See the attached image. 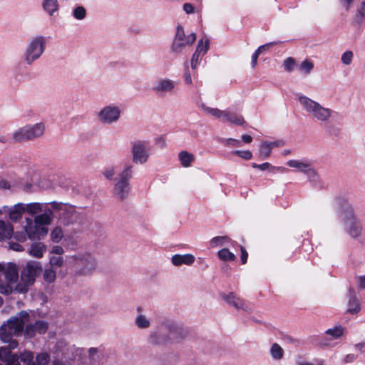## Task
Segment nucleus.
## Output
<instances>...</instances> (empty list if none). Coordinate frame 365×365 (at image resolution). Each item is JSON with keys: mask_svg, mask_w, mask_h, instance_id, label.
I'll return each instance as SVG.
<instances>
[{"mask_svg": "<svg viewBox=\"0 0 365 365\" xmlns=\"http://www.w3.org/2000/svg\"><path fill=\"white\" fill-rule=\"evenodd\" d=\"M72 17L77 21H83L87 16V11L82 5L76 6L71 11Z\"/></svg>", "mask_w": 365, "mask_h": 365, "instance_id": "29", "label": "nucleus"}, {"mask_svg": "<svg viewBox=\"0 0 365 365\" xmlns=\"http://www.w3.org/2000/svg\"><path fill=\"white\" fill-rule=\"evenodd\" d=\"M14 233L12 225L4 221L0 220V241L10 239Z\"/></svg>", "mask_w": 365, "mask_h": 365, "instance_id": "25", "label": "nucleus"}, {"mask_svg": "<svg viewBox=\"0 0 365 365\" xmlns=\"http://www.w3.org/2000/svg\"><path fill=\"white\" fill-rule=\"evenodd\" d=\"M312 162L310 160L303 158L297 160H289L287 162V165L295 168L297 171L305 173L307 169L311 166Z\"/></svg>", "mask_w": 365, "mask_h": 365, "instance_id": "19", "label": "nucleus"}, {"mask_svg": "<svg viewBox=\"0 0 365 365\" xmlns=\"http://www.w3.org/2000/svg\"><path fill=\"white\" fill-rule=\"evenodd\" d=\"M230 242V239L227 236H217L211 239L209 243L211 248H215L219 246L226 245Z\"/></svg>", "mask_w": 365, "mask_h": 365, "instance_id": "34", "label": "nucleus"}, {"mask_svg": "<svg viewBox=\"0 0 365 365\" xmlns=\"http://www.w3.org/2000/svg\"><path fill=\"white\" fill-rule=\"evenodd\" d=\"M123 113L120 106L114 103L108 104L97 113L98 121L103 125H113L116 123L120 118Z\"/></svg>", "mask_w": 365, "mask_h": 365, "instance_id": "11", "label": "nucleus"}, {"mask_svg": "<svg viewBox=\"0 0 365 365\" xmlns=\"http://www.w3.org/2000/svg\"><path fill=\"white\" fill-rule=\"evenodd\" d=\"M191 68L188 66L187 62H185L184 64V70L182 74V79L184 81L185 84L186 85H192V76H195V72L192 73Z\"/></svg>", "mask_w": 365, "mask_h": 365, "instance_id": "38", "label": "nucleus"}, {"mask_svg": "<svg viewBox=\"0 0 365 365\" xmlns=\"http://www.w3.org/2000/svg\"><path fill=\"white\" fill-rule=\"evenodd\" d=\"M218 257L223 261H233L235 259V255L229 250L223 248L218 251Z\"/></svg>", "mask_w": 365, "mask_h": 365, "instance_id": "40", "label": "nucleus"}, {"mask_svg": "<svg viewBox=\"0 0 365 365\" xmlns=\"http://www.w3.org/2000/svg\"><path fill=\"white\" fill-rule=\"evenodd\" d=\"M20 359L26 365H34V354L31 351H24L21 354Z\"/></svg>", "mask_w": 365, "mask_h": 365, "instance_id": "48", "label": "nucleus"}, {"mask_svg": "<svg viewBox=\"0 0 365 365\" xmlns=\"http://www.w3.org/2000/svg\"><path fill=\"white\" fill-rule=\"evenodd\" d=\"M12 292H16V284L12 283H8L6 282V284H0V293L2 294H10Z\"/></svg>", "mask_w": 365, "mask_h": 365, "instance_id": "46", "label": "nucleus"}, {"mask_svg": "<svg viewBox=\"0 0 365 365\" xmlns=\"http://www.w3.org/2000/svg\"><path fill=\"white\" fill-rule=\"evenodd\" d=\"M196 39L197 35L195 32L185 34L183 26L178 24L176 26L175 33L170 45V52L178 55L182 53L187 47L192 46Z\"/></svg>", "mask_w": 365, "mask_h": 365, "instance_id": "7", "label": "nucleus"}, {"mask_svg": "<svg viewBox=\"0 0 365 365\" xmlns=\"http://www.w3.org/2000/svg\"><path fill=\"white\" fill-rule=\"evenodd\" d=\"M338 216L345 233L351 239L356 240L362 235L363 226L351 203L344 202L338 211Z\"/></svg>", "mask_w": 365, "mask_h": 365, "instance_id": "3", "label": "nucleus"}, {"mask_svg": "<svg viewBox=\"0 0 365 365\" xmlns=\"http://www.w3.org/2000/svg\"><path fill=\"white\" fill-rule=\"evenodd\" d=\"M283 66L285 71L288 72H292L295 66V60L292 57L286 58L284 61Z\"/></svg>", "mask_w": 365, "mask_h": 365, "instance_id": "54", "label": "nucleus"}, {"mask_svg": "<svg viewBox=\"0 0 365 365\" xmlns=\"http://www.w3.org/2000/svg\"><path fill=\"white\" fill-rule=\"evenodd\" d=\"M150 147L147 141L137 140L131 146L133 162L135 164L145 163L150 156Z\"/></svg>", "mask_w": 365, "mask_h": 365, "instance_id": "12", "label": "nucleus"}, {"mask_svg": "<svg viewBox=\"0 0 365 365\" xmlns=\"http://www.w3.org/2000/svg\"><path fill=\"white\" fill-rule=\"evenodd\" d=\"M46 247L42 242H34L31 245V248L29 251V253L31 256L40 259L41 258L44 253L46 252Z\"/></svg>", "mask_w": 365, "mask_h": 365, "instance_id": "23", "label": "nucleus"}, {"mask_svg": "<svg viewBox=\"0 0 365 365\" xmlns=\"http://www.w3.org/2000/svg\"><path fill=\"white\" fill-rule=\"evenodd\" d=\"M275 44H277V42H270V43H266L264 45L260 46L252 56V61H251L252 67V68L255 67L257 62V58L262 53H263L264 51L269 49L272 46L275 45Z\"/></svg>", "mask_w": 365, "mask_h": 365, "instance_id": "31", "label": "nucleus"}, {"mask_svg": "<svg viewBox=\"0 0 365 365\" xmlns=\"http://www.w3.org/2000/svg\"><path fill=\"white\" fill-rule=\"evenodd\" d=\"M271 145L267 140L262 141L259 147L260 156L263 158H267L272 153Z\"/></svg>", "mask_w": 365, "mask_h": 365, "instance_id": "42", "label": "nucleus"}, {"mask_svg": "<svg viewBox=\"0 0 365 365\" xmlns=\"http://www.w3.org/2000/svg\"><path fill=\"white\" fill-rule=\"evenodd\" d=\"M198 107L207 115H210L216 119L223 121L225 116V110H220L217 108H211L204 103L198 104Z\"/></svg>", "mask_w": 365, "mask_h": 365, "instance_id": "22", "label": "nucleus"}, {"mask_svg": "<svg viewBox=\"0 0 365 365\" xmlns=\"http://www.w3.org/2000/svg\"><path fill=\"white\" fill-rule=\"evenodd\" d=\"M297 101L302 109L310 117L319 122H328L334 113L331 108L324 107L319 102L302 94L297 96Z\"/></svg>", "mask_w": 365, "mask_h": 365, "instance_id": "4", "label": "nucleus"}, {"mask_svg": "<svg viewBox=\"0 0 365 365\" xmlns=\"http://www.w3.org/2000/svg\"><path fill=\"white\" fill-rule=\"evenodd\" d=\"M25 212H28L31 215H34L43 212L44 210V208H47L48 204L40 202H31L29 204H25Z\"/></svg>", "mask_w": 365, "mask_h": 365, "instance_id": "26", "label": "nucleus"}, {"mask_svg": "<svg viewBox=\"0 0 365 365\" xmlns=\"http://www.w3.org/2000/svg\"><path fill=\"white\" fill-rule=\"evenodd\" d=\"M45 129V124L43 122L26 125L16 130L13 134V138L16 142L33 140L43 135Z\"/></svg>", "mask_w": 365, "mask_h": 365, "instance_id": "10", "label": "nucleus"}, {"mask_svg": "<svg viewBox=\"0 0 365 365\" xmlns=\"http://www.w3.org/2000/svg\"><path fill=\"white\" fill-rule=\"evenodd\" d=\"M178 159L183 168H189L194 162L195 156L186 150H182L179 153Z\"/></svg>", "mask_w": 365, "mask_h": 365, "instance_id": "27", "label": "nucleus"}, {"mask_svg": "<svg viewBox=\"0 0 365 365\" xmlns=\"http://www.w3.org/2000/svg\"><path fill=\"white\" fill-rule=\"evenodd\" d=\"M133 168L131 164H126L115 180L114 194L121 200L126 198L130 192L129 181L133 176Z\"/></svg>", "mask_w": 365, "mask_h": 365, "instance_id": "8", "label": "nucleus"}, {"mask_svg": "<svg viewBox=\"0 0 365 365\" xmlns=\"http://www.w3.org/2000/svg\"><path fill=\"white\" fill-rule=\"evenodd\" d=\"M314 68V63L312 61L306 59L299 66L300 71L305 75H309Z\"/></svg>", "mask_w": 365, "mask_h": 365, "instance_id": "39", "label": "nucleus"}, {"mask_svg": "<svg viewBox=\"0 0 365 365\" xmlns=\"http://www.w3.org/2000/svg\"><path fill=\"white\" fill-rule=\"evenodd\" d=\"M29 312L21 311L9 318L0 327L1 341L3 343H9L11 348H16L18 342L13 339V336L22 334L26 323L29 321Z\"/></svg>", "mask_w": 365, "mask_h": 365, "instance_id": "2", "label": "nucleus"}, {"mask_svg": "<svg viewBox=\"0 0 365 365\" xmlns=\"http://www.w3.org/2000/svg\"><path fill=\"white\" fill-rule=\"evenodd\" d=\"M77 265V273L81 275H89L95 272L98 267L96 258L89 253H81L69 257Z\"/></svg>", "mask_w": 365, "mask_h": 365, "instance_id": "9", "label": "nucleus"}, {"mask_svg": "<svg viewBox=\"0 0 365 365\" xmlns=\"http://www.w3.org/2000/svg\"><path fill=\"white\" fill-rule=\"evenodd\" d=\"M210 48V40L207 38H201L199 39L195 52L205 56Z\"/></svg>", "mask_w": 365, "mask_h": 365, "instance_id": "28", "label": "nucleus"}, {"mask_svg": "<svg viewBox=\"0 0 365 365\" xmlns=\"http://www.w3.org/2000/svg\"><path fill=\"white\" fill-rule=\"evenodd\" d=\"M36 331L35 330L34 324H27L24 330V336L27 338H31L35 336Z\"/></svg>", "mask_w": 365, "mask_h": 365, "instance_id": "55", "label": "nucleus"}, {"mask_svg": "<svg viewBox=\"0 0 365 365\" xmlns=\"http://www.w3.org/2000/svg\"><path fill=\"white\" fill-rule=\"evenodd\" d=\"M340 5L344 8L346 11L349 10L351 7L352 4L354 2V0H339Z\"/></svg>", "mask_w": 365, "mask_h": 365, "instance_id": "60", "label": "nucleus"}, {"mask_svg": "<svg viewBox=\"0 0 365 365\" xmlns=\"http://www.w3.org/2000/svg\"><path fill=\"white\" fill-rule=\"evenodd\" d=\"M176 82L168 78H161L158 80L153 87V91L160 95L172 93L175 91Z\"/></svg>", "mask_w": 365, "mask_h": 365, "instance_id": "14", "label": "nucleus"}, {"mask_svg": "<svg viewBox=\"0 0 365 365\" xmlns=\"http://www.w3.org/2000/svg\"><path fill=\"white\" fill-rule=\"evenodd\" d=\"M25 222L26 225L24 226V230L30 240H40L41 237L48 234V229L40 226L34 220L26 217Z\"/></svg>", "mask_w": 365, "mask_h": 365, "instance_id": "13", "label": "nucleus"}, {"mask_svg": "<svg viewBox=\"0 0 365 365\" xmlns=\"http://www.w3.org/2000/svg\"><path fill=\"white\" fill-rule=\"evenodd\" d=\"M43 10L49 16H53L59 11L58 0H42Z\"/></svg>", "mask_w": 365, "mask_h": 365, "instance_id": "21", "label": "nucleus"}, {"mask_svg": "<svg viewBox=\"0 0 365 365\" xmlns=\"http://www.w3.org/2000/svg\"><path fill=\"white\" fill-rule=\"evenodd\" d=\"M13 235L14 238L19 242H25L28 237L24 230V231L14 232Z\"/></svg>", "mask_w": 365, "mask_h": 365, "instance_id": "58", "label": "nucleus"}, {"mask_svg": "<svg viewBox=\"0 0 365 365\" xmlns=\"http://www.w3.org/2000/svg\"><path fill=\"white\" fill-rule=\"evenodd\" d=\"M269 353L274 360L279 361L283 358L284 351L278 344L274 343L270 347Z\"/></svg>", "mask_w": 365, "mask_h": 365, "instance_id": "32", "label": "nucleus"}, {"mask_svg": "<svg viewBox=\"0 0 365 365\" xmlns=\"http://www.w3.org/2000/svg\"><path fill=\"white\" fill-rule=\"evenodd\" d=\"M353 57H354L353 52L351 51H346L342 53L341 57V61L344 65L348 66L351 63Z\"/></svg>", "mask_w": 365, "mask_h": 365, "instance_id": "52", "label": "nucleus"}, {"mask_svg": "<svg viewBox=\"0 0 365 365\" xmlns=\"http://www.w3.org/2000/svg\"><path fill=\"white\" fill-rule=\"evenodd\" d=\"M48 38L38 34L31 37L24 51L22 58L27 66H31L41 58L47 48Z\"/></svg>", "mask_w": 365, "mask_h": 365, "instance_id": "5", "label": "nucleus"}, {"mask_svg": "<svg viewBox=\"0 0 365 365\" xmlns=\"http://www.w3.org/2000/svg\"><path fill=\"white\" fill-rule=\"evenodd\" d=\"M202 56L194 52L190 59V68L195 71L200 64Z\"/></svg>", "mask_w": 365, "mask_h": 365, "instance_id": "51", "label": "nucleus"}, {"mask_svg": "<svg viewBox=\"0 0 365 365\" xmlns=\"http://www.w3.org/2000/svg\"><path fill=\"white\" fill-rule=\"evenodd\" d=\"M50 252L60 256L64 253V250L59 245H55L51 248Z\"/></svg>", "mask_w": 365, "mask_h": 365, "instance_id": "61", "label": "nucleus"}, {"mask_svg": "<svg viewBox=\"0 0 365 365\" xmlns=\"http://www.w3.org/2000/svg\"><path fill=\"white\" fill-rule=\"evenodd\" d=\"M195 261V257L190 253L180 255L176 254L172 256L171 262L174 266L179 267L182 264L190 266Z\"/></svg>", "mask_w": 365, "mask_h": 365, "instance_id": "18", "label": "nucleus"}, {"mask_svg": "<svg viewBox=\"0 0 365 365\" xmlns=\"http://www.w3.org/2000/svg\"><path fill=\"white\" fill-rule=\"evenodd\" d=\"M81 351L82 350L81 349L71 345L67 348V352H63V354L66 359L72 361L74 360L77 356L81 355Z\"/></svg>", "mask_w": 365, "mask_h": 365, "instance_id": "33", "label": "nucleus"}, {"mask_svg": "<svg viewBox=\"0 0 365 365\" xmlns=\"http://www.w3.org/2000/svg\"><path fill=\"white\" fill-rule=\"evenodd\" d=\"M1 272H4L5 279L8 283L16 284L19 279V268L15 263H8L4 264V268Z\"/></svg>", "mask_w": 365, "mask_h": 365, "instance_id": "16", "label": "nucleus"}, {"mask_svg": "<svg viewBox=\"0 0 365 365\" xmlns=\"http://www.w3.org/2000/svg\"><path fill=\"white\" fill-rule=\"evenodd\" d=\"M343 334L344 329L341 326H335L333 328L328 329L324 333L329 340L339 339Z\"/></svg>", "mask_w": 365, "mask_h": 365, "instance_id": "30", "label": "nucleus"}, {"mask_svg": "<svg viewBox=\"0 0 365 365\" xmlns=\"http://www.w3.org/2000/svg\"><path fill=\"white\" fill-rule=\"evenodd\" d=\"M63 237V232L61 227H56L51 232V240L54 243H58Z\"/></svg>", "mask_w": 365, "mask_h": 365, "instance_id": "43", "label": "nucleus"}, {"mask_svg": "<svg viewBox=\"0 0 365 365\" xmlns=\"http://www.w3.org/2000/svg\"><path fill=\"white\" fill-rule=\"evenodd\" d=\"M356 355L354 354H349L344 356L343 361L346 364H349L354 362L356 359Z\"/></svg>", "mask_w": 365, "mask_h": 365, "instance_id": "62", "label": "nucleus"}, {"mask_svg": "<svg viewBox=\"0 0 365 365\" xmlns=\"http://www.w3.org/2000/svg\"><path fill=\"white\" fill-rule=\"evenodd\" d=\"M34 327L36 333L42 334L46 332L48 326L47 322L38 320L35 322Z\"/></svg>", "mask_w": 365, "mask_h": 365, "instance_id": "49", "label": "nucleus"}, {"mask_svg": "<svg viewBox=\"0 0 365 365\" xmlns=\"http://www.w3.org/2000/svg\"><path fill=\"white\" fill-rule=\"evenodd\" d=\"M135 324L139 329H148L150 326V321L146 315L140 314L136 317Z\"/></svg>", "mask_w": 365, "mask_h": 365, "instance_id": "35", "label": "nucleus"}, {"mask_svg": "<svg viewBox=\"0 0 365 365\" xmlns=\"http://www.w3.org/2000/svg\"><path fill=\"white\" fill-rule=\"evenodd\" d=\"M41 271V262L36 261L28 262L21 272L20 280H18L16 284V292L26 293L29 287L34 284L37 275Z\"/></svg>", "mask_w": 365, "mask_h": 365, "instance_id": "6", "label": "nucleus"}, {"mask_svg": "<svg viewBox=\"0 0 365 365\" xmlns=\"http://www.w3.org/2000/svg\"><path fill=\"white\" fill-rule=\"evenodd\" d=\"M6 365H20L19 357L16 355H14L13 357L6 361Z\"/></svg>", "mask_w": 365, "mask_h": 365, "instance_id": "64", "label": "nucleus"}, {"mask_svg": "<svg viewBox=\"0 0 365 365\" xmlns=\"http://www.w3.org/2000/svg\"><path fill=\"white\" fill-rule=\"evenodd\" d=\"M25 204L17 203L9 210V219L13 222L19 221L21 217L23 212H25Z\"/></svg>", "mask_w": 365, "mask_h": 365, "instance_id": "24", "label": "nucleus"}, {"mask_svg": "<svg viewBox=\"0 0 365 365\" xmlns=\"http://www.w3.org/2000/svg\"><path fill=\"white\" fill-rule=\"evenodd\" d=\"M8 346H1L0 348V359L2 361L6 362L10 359L14 354H11V350L15 348H11L9 346V343H7Z\"/></svg>", "mask_w": 365, "mask_h": 365, "instance_id": "37", "label": "nucleus"}, {"mask_svg": "<svg viewBox=\"0 0 365 365\" xmlns=\"http://www.w3.org/2000/svg\"><path fill=\"white\" fill-rule=\"evenodd\" d=\"M304 174L307 175L308 180L313 183L317 182L319 180V175L317 170L314 169L313 163L307 169Z\"/></svg>", "mask_w": 365, "mask_h": 365, "instance_id": "44", "label": "nucleus"}, {"mask_svg": "<svg viewBox=\"0 0 365 365\" xmlns=\"http://www.w3.org/2000/svg\"><path fill=\"white\" fill-rule=\"evenodd\" d=\"M43 212V213L36 215L34 220L40 226L43 227H47V226L50 225L52 222L53 212L52 210L48 207L44 208V210Z\"/></svg>", "mask_w": 365, "mask_h": 365, "instance_id": "20", "label": "nucleus"}, {"mask_svg": "<svg viewBox=\"0 0 365 365\" xmlns=\"http://www.w3.org/2000/svg\"><path fill=\"white\" fill-rule=\"evenodd\" d=\"M49 361V354L47 353H41L36 356L34 365H48Z\"/></svg>", "mask_w": 365, "mask_h": 365, "instance_id": "47", "label": "nucleus"}, {"mask_svg": "<svg viewBox=\"0 0 365 365\" xmlns=\"http://www.w3.org/2000/svg\"><path fill=\"white\" fill-rule=\"evenodd\" d=\"M115 170L113 167L107 168L103 172V176L108 180H111L115 175Z\"/></svg>", "mask_w": 365, "mask_h": 365, "instance_id": "57", "label": "nucleus"}, {"mask_svg": "<svg viewBox=\"0 0 365 365\" xmlns=\"http://www.w3.org/2000/svg\"><path fill=\"white\" fill-rule=\"evenodd\" d=\"M43 279L48 283H52L55 281L56 277V272L54 268L50 267L46 268L43 272Z\"/></svg>", "mask_w": 365, "mask_h": 365, "instance_id": "41", "label": "nucleus"}, {"mask_svg": "<svg viewBox=\"0 0 365 365\" xmlns=\"http://www.w3.org/2000/svg\"><path fill=\"white\" fill-rule=\"evenodd\" d=\"M233 154L245 160H250L252 158V154L249 150H235L233 152Z\"/></svg>", "mask_w": 365, "mask_h": 365, "instance_id": "56", "label": "nucleus"}, {"mask_svg": "<svg viewBox=\"0 0 365 365\" xmlns=\"http://www.w3.org/2000/svg\"><path fill=\"white\" fill-rule=\"evenodd\" d=\"M365 19V1L361 3L356 10L354 21L361 23Z\"/></svg>", "mask_w": 365, "mask_h": 365, "instance_id": "45", "label": "nucleus"}, {"mask_svg": "<svg viewBox=\"0 0 365 365\" xmlns=\"http://www.w3.org/2000/svg\"><path fill=\"white\" fill-rule=\"evenodd\" d=\"M185 334L181 324L166 319L160 322L155 330L150 332L148 341L154 345H167L180 341Z\"/></svg>", "mask_w": 365, "mask_h": 365, "instance_id": "1", "label": "nucleus"}, {"mask_svg": "<svg viewBox=\"0 0 365 365\" xmlns=\"http://www.w3.org/2000/svg\"><path fill=\"white\" fill-rule=\"evenodd\" d=\"M269 145H270L272 150L274 148L277 147H282L284 145V142L282 140H274V141H268Z\"/></svg>", "mask_w": 365, "mask_h": 365, "instance_id": "63", "label": "nucleus"}, {"mask_svg": "<svg viewBox=\"0 0 365 365\" xmlns=\"http://www.w3.org/2000/svg\"><path fill=\"white\" fill-rule=\"evenodd\" d=\"M225 116L223 122L235 125H242L245 123L243 116L229 108L225 110Z\"/></svg>", "mask_w": 365, "mask_h": 365, "instance_id": "17", "label": "nucleus"}, {"mask_svg": "<svg viewBox=\"0 0 365 365\" xmlns=\"http://www.w3.org/2000/svg\"><path fill=\"white\" fill-rule=\"evenodd\" d=\"M219 142L227 146L239 147L240 141L233 138H220Z\"/></svg>", "mask_w": 365, "mask_h": 365, "instance_id": "53", "label": "nucleus"}, {"mask_svg": "<svg viewBox=\"0 0 365 365\" xmlns=\"http://www.w3.org/2000/svg\"><path fill=\"white\" fill-rule=\"evenodd\" d=\"M361 309L359 302L356 296L353 294L350 295L348 304V312L351 314L358 313Z\"/></svg>", "mask_w": 365, "mask_h": 365, "instance_id": "36", "label": "nucleus"}, {"mask_svg": "<svg viewBox=\"0 0 365 365\" xmlns=\"http://www.w3.org/2000/svg\"><path fill=\"white\" fill-rule=\"evenodd\" d=\"M183 11L187 14H192L195 12V9L194 6L190 3H185L182 6Z\"/></svg>", "mask_w": 365, "mask_h": 365, "instance_id": "59", "label": "nucleus"}, {"mask_svg": "<svg viewBox=\"0 0 365 365\" xmlns=\"http://www.w3.org/2000/svg\"><path fill=\"white\" fill-rule=\"evenodd\" d=\"M222 298L230 305L234 307L238 310H242L246 312H251L252 309L250 306L240 297L236 295L234 292H230L227 294H222Z\"/></svg>", "mask_w": 365, "mask_h": 365, "instance_id": "15", "label": "nucleus"}, {"mask_svg": "<svg viewBox=\"0 0 365 365\" xmlns=\"http://www.w3.org/2000/svg\"><path fill=\"white\" fill-rule=\"evenodd\" d=\"M49 264L51 267H61L63 264V259L61 256H51L49 258Z\"/></svg>", "mask_w": 365, "mask_h": 365, "instance_id": "50", "label": "nucleus"}]
</instances>
